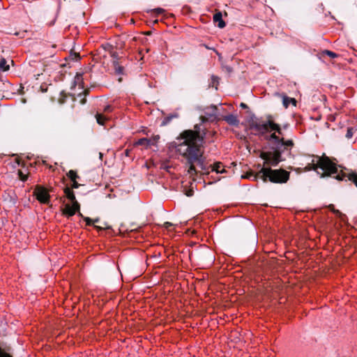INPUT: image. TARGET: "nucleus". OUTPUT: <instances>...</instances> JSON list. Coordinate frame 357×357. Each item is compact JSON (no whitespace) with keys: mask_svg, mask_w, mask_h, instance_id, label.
I'll return each mask as SVG.
<instances>
[{"mask_svg":"<svg viewBox=\"0 0 357 357\" xmlns=\"http://www.w3.org/2000/svg\"><path fill=\"white\" fill-rule=\"evenodd\" d=\"M92 221H93V225L94 227L96 229H97L98 230H103V229H107L108 227L106 225V224H104L103 226H98V225H95V223H97L99 221V219H98V218L92 220Z\"/></svg>","mask_w":357,"mask_h":357,"instance_id":"nucleus-23","label":"nucleus"},{"mask_svg":"<svg viewBox=\"0 0 357 357\" xmlns=\"http://www.w3.org/2000/svg\"><path fill=\"white\" fill-rule=\"evenodd\" d=\"M112 109H112V106H110V105H107V106H106V107L104 108L103 112H104L105 113H109V112H112Z\"/></svg>","mask_w":357,"mask_h":357,"instance_id":"nucleus-27","label":"nucleus"},{"mask_svg":"<svg viewBox=\"0 0 357 357\" xmlns=\"http://www.w3.org/2000/svg\"><path fill=\"white\" fill-rule=\"evenodd\" d=\"M176 150L185 160L189 168L188 174H196V166L202 170L206 169L204 164L203 152L201 145L204 142V137L197 130H185L177 137Z\"/></svg>","mask_w":357,"mask_h":357,"instance_id":"nucleus-1","label":"nucleus"},{"mask_svg":"<svg viewBox=\"0 0 357 357\" xmlns=\"http://www.w3.org/2000/svg\"><path fill=\"white\" fill-rule=\"evenodd\" d=\"M329 208H330L331 210H333V205H330V206H329Z\"/></svg>","mask_w":357,"mask_h":357,"instance_id":"nucleus-40","label":"nucleus"},{"mask_svg":"<svg viewBox=\"0 0 357 357\" xmlns=\"http://www.w3.org/2000/svg\"><path fill=\"white\" fill-rule=\"evenodd\" d=\"M261 178L264 182L268 181L275 183H284L289 179V172L283 169H273L270 167H263L255 176V179Z\"/></svg>","mask_w":357,"mask_h":357,"instance_id":"nucleus-3","label":"nucleus"},{"mask_svg":"<svg viewBox=\"0 0 357 357\" xmlns=\"http://www.w3.org/2000/svg\"><path fill=\"white\" fill-rule=\"evenodd\" d=\"M204 47H205L206 48H207V49H210V48L208 47V46L204 45Z\"/></svg>","mask_w":357,"mask_h":357,"instance_id":"nucleus-41","label":"nucleus"},{"mask_svg":"<svg viewBox=\"0 0 357 357\" xmlns=\"http://www.w3.org/2000/svg\"><path fill=\"white\" fill-rule=\"evenodd\" d=\"M34 195L36 199L42 204H47L50 201V195L46 188L37 186L34 190Z\"/></svg>","mask_w":357,"mask_h":357,"instance_id":"nucleus-6","label":"nucleus"},{"mask_svg":"<svg viewBox=\"0 0 357 357\" xmlns=\"http://www.w3.org/2000/svg\"><path fill=\"white\" fill-rule=\"evenodd\" d=\"M345 176H347L348 179L352 181L357 187V174L356 173H351L348 175H346L344 173L341 174H337L335 178L339 181H342L344 179Z\"/></svg>","mask_w":357,"mask_h":357,"instance_id":"nucleus-9","label":"nucleus"},{"mask_svg":"<svg viewBox=\"0 0 357 357\" xmlns=\"http://www.w3.org/2000/svg\"><path fill=\"white\" fill-rule=\"evenodd\" d=\"M68 177L73 181H76V179L79 177L77 172L74 170H70L67 174Z\"/></svg>","mask_w":357,"mask_h":357,"instance_id":"nucleus-20","label":"nucleus"},{"mask_svg":"<svg viewBox=\"0 0 357 357\" xmlns=\"http://www.w3.org/2000/svg\"><path fill=\"white\" fill-rule=\"evenodd\" d=\"M135 145L149 147L151 146V139L147 138L139 139L137 142H135Z\"/></svg>","mask_w":357,"mask_h":357,"instance_id":"nucleus-17","label":"nucleus"},{"mask_svg":"<svg viewBox=\"0 0 357 357\" xmlns=\"http://www.w3.org/2000/svg\"><path fill=\"white\" fill-rule=\"evenodd\" d=\"M353 128H349L347 131L346 137L350 139L353 136Z\"/></svg>","mask_w":357,"mask_h":357,"instance_id":"nucleus-25","label":"nucleus"},{"mask_svg":"<svg viewBox=\"0 0 357 357\" xmlns=\"http://www.w3.org/2000/svg\"><path fill=\"white\" fill-rule=\"evenodd\" d=\"M160 137L158 135L153 137L151 139V145H155L158 142Z\"/></svg>","mask_w":357,"mask_h":357,"instance_id":"nucleus-28","label":"nucleus"},{"mask_svg":"<svg viewBox=\"0 0 357 357\" xmlns=\"http://www.w3.org/2000/svg\"><path fill=\"white\" fill-rule=\"evenodd\" d=\"M241 107H243V108H246L247 105L245 103H241Z\"/></svg>","mask_w":357,"mask_h":357,"instance_id":"nucleus-36","label":"nucleus"},{"mask_svg":"<svg viewBox=\"0 0 357 357\" xmlns=\"http://www.w3.org/2000/svg\"><path fill=\"white\" fill-rule=\"evenodd\" d=\"M257 173L254 174L253 172H248L245 175H243L242 178L257 181V179H255V176H257Z\"/></svg>","mask_w":357,"mask_h":357,"instance_id":"nucleus-24","label":"nucleus"},{"mask_svg":"<svg viewBox=\"0 0 357 357\" xmlns=\"http://www.w3.org/2000/svg\"><path fill=\"white\" fill-rule=\"evenodd\" d=\"M79 209L78 202H71V204H66L63 210V213L69 216H73Z\"/></svg>","mask_w":357,"mask_h":357,"instance_id":"nucleus-8","label":"nucleus"},{"mask_svg":"<svg viewBox=\"0 0 357 357\" xmlns=\"http://www.w3.org/2000/svg\"><path fill=\"white\" fill-rule=\"evenodd\" d=\"M195 130H197L199 132H200L199 130H198V126L197 125H196L195 126ZM199 134H200V135L203 136L204 137V135H206V133H204V135H202L201 133H199Z\"/></svg>","mask_w":357,"mask_h":357,"instance_id":"nucleus-34","label":"nucleus"},{"mask_svg":"<svg viewBox=\"0 0 357 357\" xmlns=\"http://www.w3.org/2000/svg\"><path fill=\"white\" fill-rule=\"evenodd\" d=\"M270 139L274 141L276 148L278 149H280V146H283L284 150H290L294 145L292 139L285 140L283 137L278 135L276 132L271 135Z\"/></svg>","mask_w":357,"mask_h":357,"instance_id":"nucleus-5","label":"nucleus"},{"mask_svg":"<svg viewBox=\"0 0 357 357\" xmlns=\"http://www.w3.org/2000/svg\"><path fill=\"white\" fill-rule=\"evenodd\" d=\"M210 168H211L212 172H215L218 174L225 172V167L220 162L214 163L210 166Z\"/></svg>","mask_w":357,"mask_h":357,"instance_id":"nucleus-11","label":"nucleus"},{"mask_svg":"<svg viewBox=\"0 0 357 357\" xmlns=\"http://www.w3.org/2000/svg\"><path fill=\"white\" fill-rule=\"evenodd\" d=\"M28 174L29 173H24L22 170L20 169L18 170V176H19V178L22 181H26L28 178Z\"/></svg>","mask_w":357,"mask_h":357,"instance_id":"nucleus-21","label":"nucleus"},{"mask_svg":"<svg viewBox=\"0 0 357 357\" xmlns=\"http://www.w3.org/2000/svg\"><path fill=\"white\" fill-rule=\"evenodd\" d=\"M153 13H155L157 15L162 14L164 12V10L162 8H155L153 10Z\"/></svg>","mask_w":357,"mask_h":357,"instance_id":"nucleus-30","label":"nucleus"},{"mask_svg":"<svg viewBox=\"0 0 357 357\" xmlns=\"http://www.w3.org/2000/svg\"><path fill=\"white\" fill-rule=\"evenodd\" d=\"M86 102V99L85 98H83L82 100H81V103L82 104H84Z\"/></svg>","mask_w":357,"mask_h":357,"instance_id":"nucleus-38","label":"nucleus"},{"mask_svg":"<svg viewBox=\"0 0 357 357\" xmlns=\"http://www.w3.org/2000/svg\"><path fill=\"white\" fill-rule=\"evenodd\" d=\"M307 170H314L321 174V177L331 176L337 173V167L335 162H333L328 156L314 157L311 163L305 167Z\"/></svg>","mask_w":357,"mask_h":357,"instance_id":"nucleus-2","label":"nucleus"},{"mask_svg":"<svg viewBox=\"0 0 357 357\" xmlns=\"http://www.w3.org/2000/svg\"><path fill=\"white\" fill-rule=\"evenodd\" d=\"M84 220L86 222V225L89 226V225H93V221H92V220L90 218L85 217V218H84Z\"/></svg>","mask_w":357,"mask_h":357,"instance_id":"nucleus-29","label":"nucleus"},{"mask_svg":"<svg viewBox=\"0 0 357 357\" xmlns=\"http://www.w3.org/2000/svg\"><path fill=\"white\" fill-rule=\"evenodd\" d=\"M128 153H129V151L128 150H126V155H128Z\"/></svg>","mask_w":357,"mask_h":357,"instance_id":"nucleus-39","label":"nucleus"},{"mask_svg":"<svg viewBox=\"0 0 357 357\" xmlns=\"http://www.w3.org/2000/svg\"><path fill=\"white\" fill-rule=\"evenodd\" d=\"M72 182V188H77L79 186L77 181H73Z\"/></svg>","mask_w":357,"mask_h":357,"instance_id":"nucleus-31","label":"nucleus"},{"mask_svg":"<svg viewBox=\"0 0 357 357\" xmlns=\"http://www.w3.org/2000/svg\"><path fill=\"white\" fill-rule=\"evenodd\" d=\"M85 94L88 93V90L84 91Z\"/></svg>","mask_w":357,"mask_h":357,"instance_id":"nucleus-42","label":"nucleus"},{"mask_svg":"<svg viewBox=\"0 0 357 357\" xmlns=\"http://www.w3.org/2000/svg\"><path fill=\"white\" fill-rule=\"evenodd\" d=\"M215 119V116L213 117L212 116H209L208 118H207L206 119H210L211 121H213V119Z\"/></svg>","mask_w":357,"mask_h":357,"instance_id":"nucleus-37","label":"nucleus"},{"mask_svg":"<svg viewBox=\"0 0 357 357\" xmlns=\"http://www.w3.org/2000/svg\"><path fill=\"white\" fill-rule=\"evenodd\" d=\"M9 69V66L7 64V61L5 59L2 58L0 59V70L6 71Z\"/></svg>","mask_w":357,"mask_h":357,"instance_id":"nucleus-18","label":"nucleus"},{"mask_svg":"<svg viewBox=\"0 0 357 357\" xmlns=\"http://www.w3.org/2000/svg\"><path fill=\"white\" fill-rule=\"evenodd\" d=\"M268 125L270 126L271 131L274 130L276 132L278 135L280 137H283V134L280 125L275 123L274 121H270Z\"/></svg>","mask_w":357,"mask_h":357,"instance_id":"nucleus-13","label":"nucleus"},{"mask_svg":"<svg viewBox=\"0 0 357 357\" xmlns=\"http://www.w3.org/2000/svg\"><path fill=\"white\" fill-rule=\"evenodd\" d=\"M273 121L272 119L271 116H267V121L264 123H255L253 125V128L255 129L257 131H258L260 133H265L267 132L271 131L270 126H269V122Z\"/></svg>","mask_w":357,"mask_h":357,"instance_id":"nucleus-7","label":"nucleus"},{"mask_svg":"<svg viewBox=\"0 0 357 357\" xmlns=\"http://www.w3.org/2000/svg\"><path fill=\"white\" fill-rule=\"evenodd\" d=\"M96 119L97 123L101 126H104L105 122L109 120L108 117H107L103 114H100V113L96 114Z\"/></svg>","mask_w":357,"mask_h":357,"instance_id":"nucleus-16","label":"nucleus"},{"mask_svg":"<svg viewBox=\"0 0 357 357\" xmlns=\"http://www.w3.org/2000/svg\"><path fill=\"white\" fill-rule=\"evenodd\" d=\"M165 226L166 228H168L169 227L172 226V223L167 222L165 223Z\"/></svg>","mask_w":357,"mask_h":357,"instance_id":"nucleus-35","label":"nucleus"},{"mask_svg":"<svg viewBox=\"0 0 357 357\" xmlns=\"http://www.w3.org/2000/svg\"><path fill=\"white\" fill-rule=\"evenodd\" d=\"M321 54L322 56L327 55L333 59L338 57V54L330 50H324Z\"/></svg>","mask_w":357,"mask_h":357,"instance_id":"nucleus-19","label":"nucleus"},{"mask_svg":"<svg viewBox=\"0 0 357 357\" xmlns=\"http://www.w3.org/2000/svg\"><path fill=\"white\" fill-rule=\"evenodd\" d=\"M213 22L218 23V26L220 29L224 28L226 26L225 21L222 20V13L217 11L213 17Z\"/></svg>","mask_w":357,"mask_h":357,"instance_id":"nucleus-10","label":"nucleus"},{"mask_svg":"<svg viewBox=\"0 0 357 357\" xmlns=\"http://www.w3.org/2000/svg\"><path fill=\"white\" fill-rule=\"evenodd\" d=\"M82 75H77L75 77V82H82Z\"/></svg>","mask_w":357,"mask_h":357,"instance_id":"nucleus-32","label":"nucleus"},{"mask_svg":"<svg viewBox=\"0 0 357 357\" xmlns=\"http://www.w3.org/2000/svg\"><path fill=\"white\" fill-rule=\"evenodd\" d=\"M64 192L66 197L70 201V202H77L73 191L68 187L64 189Z\"/></svg>","mask_w":357,"mask_h":357,"instance_id":"nucleus-15","label":"nucleus"},{"mask_svg":"<svg viewBox=\"0 0 357 357\" xmlns=\"http://www.w3.org/2000/svg\"><path fill=\"white\" fill-rule=\"evenodd\" d=\"M0 357H12V356L0 348Z\"/></svg>","mask_w":357,"mask_h":357,"instance_id":"nucleus-26","label":"nucleus"},{"mask_svg":"<svg viewBox=\"0 0 357 357\" xmlns=\"http://www.w3.org/2000/svg\"><path fill=\"white\" fill-rule=\"evenodd\" d=\"M282 103L285 108H287L290 104L294 106L296 105V100L294 98H289L285 95L282 96Z\"/></svg>","mask_w":357,"mask_h":357,"instance_id":"nucleus-12","label":"nucleus"},{"mask_svg":"<svg viewBox=\"0 0 357 357\" xmlns=\"http://www.w3.org/2000/svg\"><path fill=\"white\" fill-rule=\"evenodd\" d=\"M114 69L116 73L118 74H123V68L121 66L117 61L114 62Z\"/></svg>","mask_w":357,"mask_h":357,"instance_id":"nucleus-22","label":"nucleus"},{"mask_svg":"<svg viewBox=\"0 0 357 357\" xmlns=\"http://www.w3.org/2000/svg\"><path fill=\"white\" fill-rule=\"evenodd\" d=\"M276 148L274 151H261L259 157L264 160L263 167L277 166L282 161V151Z\"/></svg>","mask_w":357,"mask_h":357,"instance_id":"nucleus-4","label":"nucleus"},{"mask_svg":"<svg viewBox=\"0 0 357 357\" xmlns=\"http://www.w3.org/2000/svg\"><path fill=\"white\" fill-rule=\"evenodd\" d=\"M193 195V191L192 190H190L189 191H188L186 192V195L188 196V197H190Z\"/></svg>","mask_w":357,"mask_h":357,"instance_id":"nucleus-33","label":"nucleus"},{"mask_svg":"<svg viewBox=\"0 0 357 357\" xmlns=\"http://www.w3.org/2000/svg\"><path fill=\"white\" fill-rule=\"evenodd\" d=\"M224 119L229 124L232 126H237L239 123L237 117L233 114L227 115L224 117Z\"/></svg>","mask_w":357,"mask_h":357,"instance_id":"nucleus-14","label":"nucleus"}]
</instances>
